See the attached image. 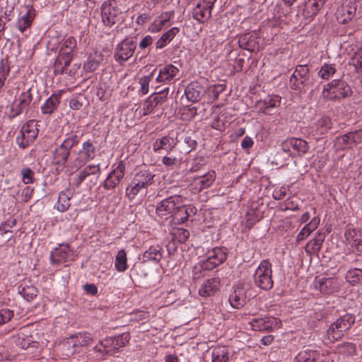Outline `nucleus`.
Returning a JSON list of instances; mask_svg holds the SVG:
<instances>
[{"label":"nucleus","instance_id":"603ef678","mask_svg":"<svg viewBox=\"0 0 362 362\" xmlns=\"http://www.w3.org/2000/svg\"><path fill=\"white\" fill-rule=\"evenodd\" d=\"M325 238V234L324 233L318 232L317 234L315 235V238L308 243V246L310 247L311 250L314 252L319 251Z\"/></svg>","mask_w":362,"mask_h":362},{"label":"nucleus","instance_id":"6ab92c4d","mask_svg":"<svg viewBox=\"0 0 362 362\" xmlns=\"http://www.w3.org/2000/svg\"><path fill=\"white\" fill-rule=\"evenodd\" d=\"M281 104V98L278 95H269L264 100L257 101L255 108L262 113L270 115L274 108L279 107Z\"/></svg>","mask_w":362,"mask_h":362},{"label":"nucleus","instance_id":"c85d7f7f","mask_svg":"<svg viewBox=\"0 0 362 362\" xmlns=\"http://www.w3.org/2000/svg\"><path fill=\"white\" fill-rule=\"evenodd\" d=\"M104 59V55L102 52L95 51L90 53L86 62L83 64V69L86 72H93L95 71Z\"/></svg>","mask_w":362,"mask_h":362},{"label":"nucleus","instance_id":"aec40b11","mask_svg":"<svg viewBox=\"0 0 362 362\" xmlns=\"http://www.w3.org/2000/svg\"><path fill=\"white\" fill-rule=\"evenodd\" d=\"M36 11L32 6L25 7V12L20 17L16 23V28L21 33H23L30 28L35 18Z\"/></svg>","mask_w":362,"mask_h":362},{"label":"nucleus","instance_id":"c756f323","mask_svg":"<svg viewBox=\"0 0 362 362\" xmlns=\"http://www.w3.org/2000/svg\"><path fill=\"white\" fill-rule=\"evenodd\" d=\"M100 165H88L83 170H80L74 178V185L78 187L83 180L91 175L100 173Z\"/></svg>","mask_w":362,"mask_h":362},{"label":"nucleus","instance_id":"412c9836","mask_svg":"<svg viewBox=\"0 0 362 362\" xmlns=\"http://www.w3.org/2000/svg\"><path fill=\"white\" fill-rule=\"evenodd\" d=\"M322 293L329 294L339 291L341 284L337 278H322L316 283Z\"/></svg>","mask_w":362,"mask_h":362},{"label":"nucleus","instance_id":"f03ea898","mask_svg":"<svg viewBox=\"0 0 362 362\" xmlns=\"http://www.w3.org/2000/svg\"><path fill=\"white\" fill-rule=\"evenodd\" d=\"M354 315L346 313L334 322L327 331V339L330 342H334L340 339L344 334L354 324Z\"/></svg>","mask_w":362,"mask_h":362},{"label":"nucleus","instance_id":"0e129e2a","mask_svg":"<svg viewBox=\"0 0 362 362\" xmlns=\"http://www.w3.org/2000/svg\"><path fill=\"white\" fill-rule=\"evenodd\" d=\"M16 225V219L8 220L0 226V232L1 234L11 233V228Z\"/></svg>","mask_w":362,"mask_h":362},{"label":"nucleus","instance_id":"6e6552de","mask_svg":"<svg viewBox=\"0 0 362 362\" xmlns=\"http://www.w3.org/2000/svg\"><path fill=\"white\" fill-rule=\"evenodd\" d=\"M228 257V250L226 247H215L207 252V257L201 263L204 270H211L223 263Z\"/></svg>","mask_w":362,"mask_h":362},{"label":"nucleus","instance_id":"1a4fd4ad","mask_svg":"<svg viewBox=\"0 0 362 362\" xmlns=\"http://www.w3.org/2000/svg\"><path fill=\"white\" fill-rule=\"evenodd\" d=\"M136 42L133 38H125L119 43L115 50L114 58L119 64H123L134 53Z\"/></svg>","mask_w":362,"mask_h":362},{"label":"nucleus","instance_id":"5701e85b","mask_svg":"<svg viewBox=\"0 0 362 362\" xmlns=\"http://www.w3.org/2000/svg\"><path fill=\"white\" fill-rule=\"evenodd\" d=\"M220 279L218 278H211L203 282L199 289V294L202 297L214 296L219 289Z\"/></svg>","mask_w":362,"mask_h":362},{"label":"nucleus","instance_id":"0eeeda50","mask_svg":"<svg viewBox=\"0 0 362 362\" xmlns=\"http://www.w3.org/2000/svg\"><path fill=\"white\" fill-rule=\"evenodd\" d=\"M32 88H25L22 93L13 101L8 112V117L11 119L26 110L32 100Z\"/></svg>","mask_w":362,"mask_h":362},{"label":"nucleus","instance_id":"2f4dec72","mask_svg":"<svg viewBox=\"0 0 362 362\" xmlns=\"http://www.w3.org/2000/svg\"><path fill=\"white\" fill-rule=\"evenodd\" d=\"M211 362H227L229 359L228 349L226 346H216L210 351Z\"/></svg>","mask_w":362,"mask_h":362},{"label":"nucleus","instance_id":"f257e3e1","mask_svg":"<svg viewBox=\"0 0 362 362\" xmlns=\"http://www.w3.org/2000/svg\"><path fill=\"white\" fill-rule=\"evenodd\" d=\"M79 138L75 134L67 136L53 152V162L55 165L64 167L68 161L72 148L78 145Z\"/></svg>","mask_w":362,"mask_h":362},{"label":"nucleus","instance_id":"4d7b16f0","mask_svg":"<svg viewBox=\"0 0 362 362\" xmlns=\"http://www.w3.org/2000/svg\"><path fill=\"white\" fill-rule=\"evenodd\" d=\"M351 64L356 68L357 71L362 72V46L354 52L351 59Z\"/></svg>","mask_w":362,"mask_h":362},{"label":"nucleus","instance_id":"9d476101","mask_svg":"<svg viewBox=\"0 0 362 362\" xmlns=\"http://www.w3.org/2000/svg\"><path fill=\"white\" fill-rule=\"evenodd\" d=\"M184 201L181 195H173L160 201L156 206V214L160 217L172 215L179 206H181Z\"/></svg>","mask_w":362,"mask_h":362},{"label":"nucleus","instance_id":"052dcab7","mask_svg":"<svg viewBox=\"0 0 362 362\" xmlns=\"http://www.w3.org/2000/svg\"><path fill=\"white\" fill-rule=\"evenodd\" d=\"M226 88V84H215L211 86L209 89V93L210 95L214 98V100H216L220 93L225 90Z\"/></svg>","mask_w":362,"mask_h":362},{"label":"nucleus","instance_id":"4468645a","mask_svg":"<svg viewBox=\"0 0 362 362\" xmlns=\"http://www.w3.org/2000/svg\"><path fill=\"white\" fill-rule=\"evenodd\" d=\"M216 0H202L194 8L192 17L199 23L206 22L211 16V10Z\"/></svg>","mask_w":362,"mask_h":362},{"label":"nucleus","instance_id":"ea45409f","mask_svg":"<svg viewBox=\"0 0 362 362\" xmlns=\"http://www.w3.org/2000/svg\"><path fill=\"white\" fill-rule=\"evenodd\" d=\"M179 208H177L172 216L173 217L174 221L177 223H182L185 222L189 216V211L193 212L194 209L192 207L187 208L184 205V202L179 206Z\"/></svg>","mask_w":362,"mask_h":362},{"label":"nucleus","instance_id":"423d86ee","mask_svg":"<svg viewBox=\"0 0 362 362\" xmlns=\"http://www.w3.org/2000/svg\"><path fill=\"white\" fill-rule=\"evenodd\" d=\"M130 336L128 333H123L113 338L106 339L100 341V346H95L96 351L105 352L106 354H113L119 348L124 346L129 341Z\"/></svg>","mask_w":362,"mask_h":362},{"label":"nucleus","instance_id":"9b49d317","mask_svg":"<svg viewBox=\"0 0 362 362\" xmlns=\"http://www.w3.org/2000/svg\"><path fill=\"white\" fill-rule=\"evenodd\" d=\"M37 133L35 122L30 120L22 127L20 135L16 138V142L21 148H25L35 139Z\"/></svg>","mask_w":362,"mask_h":362},{"label":"nucleus","instance_id":"f704fd0d","mask_svg":"<svg viewBox=\"0 0 362 362\" xmlns=\"http://www.w3.org/2000/svg\"><path fill=\"white\" fill-rule=\"evenodd\" d=\"M59 95H52L42 105L41 111L44 115H51L58 107L60 103Z\"/></svg>","mask_w":362,"mask_h":362},{"label":"nucleus","instance_id":"72a5a7b5","mask_svg":"<svg viewBox=\"0 0 362 362\" xmlns=\"http://www.w3.org/2000/svg\"><path fill=\"white\" fill-rule=\"evenodd\" d=\"M318 357V351L305 348L296 355L293 362H316Z\"/></svg>","mask_w":362,"mask_h":362},{"label":"nucleus","instance_id":"864d4df0","mask_svg":"<svg viewBox=\"0 0 362 362\" xmlns=\"http://www.w3.org/2000/svg\"><path fill=\"white\" fill-rule=\"evenodd\" d=\"M76 344L72 336L62 344L66 356H69L78 351Z\"/></svg>","mask_w":362,"mask_h":362},{"label":"nucleus","instance_id":"c9c22d12","mask_svg":"<svg viewBox=\"0 0 362 362\" xmlns=\"http://www.w3.org/2000/svg\"><path fill=\"white\" fill-rule=\"evenodd\" d=\"M155 176V174L149 170H141L134 175L133 179L135 182L137 181V183L148 187L153 183Z\"/></svg>","mask_w":362,"mask_h":362},{"label":"nucleus","instance_id":"f3484780","mask_svg":"<svg viewBox=\"0 0 362 362\" xmlns=\"http://www.w3.org/2000/svg\"><path fill=\"white\" fill-rule=\"evenodd\" d=\"M126 171V164L124 160H120L117 167L112 170L103 183V187L107 190L115 188L124 178Z\"/></svg>","mask_w":362,"mask_h":362},{"label":"nucleus","instance_id":"2eb2a0df","mask_svg":"<svg viewBox=\"0 0 362 362\" xmlns=\"http://www.w3.org/2000/svg\"><path fill=\"white\" fill-rule=\"evenodd\" d=\"M255 331L272 332L281 327V321L273 317L253 318L250 322Z\"/></svg>","mask_w":362,"mask_h":362},{"label":"nucleus","instance_id":"f8f14e48","mask_svg":"<svg viewBox=\"0 0 362 362\" xmlns=\"http://www.w3.org/2000/svg\"><path fill=\"white\" fill-rule=\"evenodd\" d=\"M281 148L283 151L289 153L290 156L292 155L291 150H293V155L302 156L308 152L309 146L305 140L292 137L282 142Z\"/></svg>","mask_w":362,"mask_h":362},{"label":"nucleus","instance_id":"a211bd4d","mask_svg":"<svg viewBox=\"0 0 362 362\" xmlns=\"http://www.w3.org/2000/svg\"><path fill=\"white\" fill-rule=\"evenodd\" d=\"M259 34L257 32L245 33L238 39L239 47L250 52L259 50Z\"/></svg>","mask_w":362,"mask_h":362},{"label":"nucleus","instance_id":"a18cd8bd","mask_svg":"<svg viewBox=\"0 0 362 362\" xmlns=\"http://www.w3.org/2000/svg\"><path fill=\"white\" fill-rule=\"evenodd\" d=\"M76 346L78 349L81 346H88L93 342V337L89 333H78L72 336Z\"/></svg>","mask_w":362,"mask_h":362},{"label":"nucleus","instance_id":"cd10ccee","mask_svg":"<svg viewBox=\"0 0 362 362\" xmlns=\"http://www.w3.org/2000/svg\"><path fill=\"white\" fill-rule=\"evenodd\" d=\"M177 145V141L170 136H165L160 139H158L153 144V151L156 153L160 150H165L170 152Z\"/></svg>","mask_w":362,"mask_h":362},{"label":"nucleus","instance_id":"774afa93","mask_svg":"<svg viewBox=\"0 0 362 362\" xmlns=\"http://www.w3.org/2000/svg\"><path fill=\"white\" fill-rule=\"evenodd\" d=\"M151 79V76H145L139 79V83L141 85V92L143 95L147 94L148 92V86Z\"/></svg>","mask_w":362,"mask_h":362},{"label":"nucleus","instance_id":"58836bf2","mask_svg":"<svg viewBox=\"0 0 362 362\" xmlns=\"http://www.w3.org/2000/svg\"><path fill=\"white\" fill-rule=\"evenodd\" d=\"M180 30L177 27H173L163 34V35L157 40L156 43V49H162L165 47L175 36L179 33Z\"/></svg>","mask_w":362,"mask_h":362},{"label":"nucleus","instance_id":"69168bd1","mask_svg":"<svg viewBox=\"0 0 362 362\" xmlns=\"http://www.w3.org/2000/svg\"><path fill=\"white\" fill-rule=\"evenodd\" d=\"M13 317V312L8 309H2L0 310V325L5 324L11 320Z\"/></svg>","mask_w":362,"mask_h":362},{"label":"nucleus","instance_id":"4c0bfd02","mask_svg":"<svg viewBox=\"0 0 362 362\" xmlns=\"http://www.w3.org/2000/svg\"><path fill=\"white\" fill-rule=\"evenodd\" d=\"M357 9V4L355 1H349L342 6L341 17L342 23H346L351 21L355 16Z\"/></svg>","mask_w":362,"mask_h":362},{"label":"nucleus","instance_id":"7ed1b4c3","mask_svg":"<svg viewBox=\"0 0 362 362\" xmlns=\"http://www.w3.org/2000/svg\"><path fill=\"white\" fill-rule=\"evenodd\" d=\"M352 91L347 83L341 79L332 80L326 84L322 90V95L329 100L345 98L351 95Z\"/></svg>","mask_w":362,"mask_h":362},{"label":"nucleus","instance_id":"13d9d810","mask_svg":"<svg viewBox=\"0 0 362 362\" xmlns=\"http://www.w3.org/2000/svg\"><path fill=\"white\" fill-rule=\"evenodd\" d=\"M173 235L178 242L185 243L189 238V232L187 229L179 228L174 231Z\"/></svg>","mask_w":362,"mask_h":362},{"label":"nucleus","instance_id":"37998d69","mask_svg":"<svg viewBox=\"0 0 362 362\" xmlns=\"http://www.w3.org/2000/svg\"><path fill=\"white\" fill-rule=\"evenodd\" d=\"M37 288L32 285H21L18 287V293L25 299L27 301H30L34 299L37 295Z\"/></svg>","mask_w":362,"mask_h":362},{"label":"nucleus","instance_id":"de8ad7c7","mask_svg":"<svg viewBox=\"0 0 362 362\" xmlns=\"http://www.w3.org/2000/svg\"><path fill=\"white\" fill-rule=\"evenodd\" d=\"M92 160L83 151L80 150L74 159L71 161V168L79 169L81 167L86 164L89 160Z\"/></svg>","mask_w":362,"mask_h":362},{"label":"nucleus","instance_id":"c03bdc74","mask_svg":"<svg viewBox=\"0 0 362 362\" xmlns=\"http://www.w3.org/2000/svg\"><path fill=\"white\" fill-rule=\"evenodd\" d=\"M115 267L120 272H123L127 269V254L124 250L118 251L115 257Z\"/></svg>","mask_w":362,"mask_h":362},{"label":"nucleus","instance_id":"e2e57ef3","mask_svg":"<svg viewBox=\"0 0 362 362\" xmlns=\"http://www.w3.org/2000/svg\"><path fill=\"white\" fill-rule=\"evenodd\" d=\"M309 69L305 65H299L296 67L293 74L296 75L300 79L305 82L307 80Z\"/></svg>","mask_w":362,"mask_h":362},{"label":"nucleus","instance_id":"8fccbe9b","mask_svg":"<svg viewBox=\"0 0 362 362\" xmlns=\"http://www.w3.org/2000/svg\"><path fill=\"white\" fill-rule=\"evenodd\" d=\"M337 351L339 354L345 356H351L356 352V347L354 343L344 342L337 345Z\"/></svg>","mask_w":362,"mask_h":362},{"label":"nucleus","instance_id":"680f3d73","mask_svg":"<svg viewBox=\"0 0 362 362\" xmlns=\"http://www.w3.org/2000/svg\"><path fill=\"white\" fill-rule=\"evenodd\" d=\"M81 151H83V152H84L92 160L94 158L95 153V147L90 141H87L83 142L82 144Z\"/></svg>","mask_w":362,"mask_h":362},{"label":"nucleus","instance_id":"3c124183","mask_svg":"<svg viewBox=\"0 0 362 362\" xmlns=\"http://www.w3.org/2000/svg\"><path fill=\"white\" fill-rule=\"evenodd\" d=\"M76 47V40L74 37H68L64 40L60 53H69V54H72V52Z\"/></svg>","mask_w":362,"mask_h":362},{"label":"nucleus","instance_id":"393cba45","mask_svg":"<svg viewBox=\"0 0 362 362\" xmlns=\"http://www.w3.org/2000/svg\"><path fill=\"white\" fill-rule=\"evenodd\" d=\"M179 73V69L173 64H167L160 69L156 81L158 83H170Z\"/></svg>","mask_w":362,"mask_h":362},{"label":"nucleus","instance_id":"dca6fc26","mask_svg":"<svg viewBox=\"0 0 362 362\" xmlns=\"http://www.w3.org/2000/svg\"><path fill=\"white\" fill-rule=\"evenodd\" d=\"M362 142V130L351 132L335 139V145L340 150L351 148Z\"/></svg>","mask_w":362,"mask_h":362},{"label":"nucleus","instance_id":"bb28decb","mask_svg":"<svg viewBox=\"0 0 362 362\" xmlns=\"http://www.w3.org/2000/svg\"><path fill=\"white\" fill-rule=\"evenodd\" d=\"M245 291L242 286H237L229 296L230 305L236 309H240L246 303Z\"/></svg>","mask_w":362,"mask_h":362},{"label":"nucleus","instance_id":"e433bc0d","mask_svg":"<svg viewBox=\"0 0 362 362\" xmlns=\"http://www.w3.org/2000/svg\"><path fill=\"white\" fill-rule=\"evenodd\" d=\"M161 247L159 245L151 246L142 255V262H159L162 258Z\"/></svg>","mask_w":362,"mask_h":362},{"label":"nucleus","instance_id":"a878e982","mask_svg":"<svg viewBox=\"0 0 362 362\" xmlns=\"http://www.w3.org/2000/svg\"><path fill=\"white\" fill-rule=\"evenodd\" d=\"M216 178V173L213 170L206 174L194 178V188L198 192H201L212 185Z\"/></svg>","mask_w":362,"mask_h":362},{"label":"nucleus","instance_id":"b1692460","mask_svg":"<svg viewBox=\"0 0 362 362\" xmlns=\"http://www.w3.org/2000/svg\"><path fill=\"white\" fill-rule=\"evenodd\" d=\"M166 96H161L160 93H153L150 95L144 103L143 108L140 110L141 116H146L153 112L154 108L160 103L163 102Z\"/></svg>","mask_w":362,"mask_h":362},{"label":"nucleus","instance_id":"bf43d9fd","mask_svg":"<svg viewBox=\"0 0 362 362\" xmlns=\"http://www.w3.org/2000/svg\"><path fill=\"white\" fill-rule=\"evenodd\" d=\"M22 180L25 184H30L34 182V172L29 168L21 170Z\"/></svg>","mask_w":362,"mask_h":362},{"label":"nucleus","instance_id":"49530a36","mask_svg":"<svg viewBox=\"0 0 362 362\" xmlns=\"http://www.w3.org/2000/svg\"><path fill=\"white\" fill-rule=\"evenodd\" d=\"M92 160L83 151L80 150L74 159L71 161V168L79 169L81 167L86 164L89 160Z\"/></svg>","mask_w":362,"mask_h":362},{"label":"nucleus","instance_id":"338daca9","mask_svg":"<svg viewBox=\"0 0 362 362\" xmlns=\"http://www.w3.org/2000/svg\"><path fill=\"white\" fill-rule=\"evenodd\" d=\"M303 81H302L299 77L293 74L290 78V86L291 88L293 90H300L302 88V86L303 84Z\"/></svg>","mask_w":362,"mask_h":362},{"label":"nucleus","instance_id":"ddd939ff","mask_svg":"<svg viewBox=\"0 0 362 362\" xmlns=\"http://www.w3.org/2000/svg\"><path fill=\"white\" fill-rule=\"evenodd\" d=\"M74 252L67 244L59 245L50 253V261L52 264H61L74 260Z\"/></svg>","mask_w":362,"mask_h":362},{"label":"nucleus","instance_id":"473e14b6","mask_svg":"<svg viewBox=\"0 0 362 362\" xmlns=\"http://www.w3.org/2000/svg\"><path fill=\"white\" fill-rule=\"evenodd\" d=\"M202 86L196 82L189 83L185 89V95L189 101L198 102L201 99Z\"/></svg>","mask_w":362,"mask_h":362},{"label":"nucleus","instance_id":"a19ab883","mask_svg":"<svg viewBox=\"0 0 362 362\" xmlns=\"http://www.w3.org/2000/svg\"><path fill=\"white\" fill-rule=\"evenodd\" d=\"M71 198V193L69 191L62 192L58 198L56 208L59 211H66L71 206L70 200Z\"/></svg>","mask_w":362,"mask_h":362},{"label":"nucleus","instance_id":"4be33fe9","mask_svg":"<svg viewBox=\"0 0 362 362\" xmlns=\"http://www.w3.org/2000/svg\"><path fill=\"white\" fill-rule=\"evenodd\" d=\"M327 0H306L303 9L305 18L313 19L323 7Z\"/></svg>","mask_w":362,"mask_h":362},{"label":"nucleus","instance_id":"5fc2aeb1","mask_svg":"<svg viewBox=\"0 0 362 362\" xmlns=\"http://www.w3.org/2000/svg\"><path fill=\"white\" fill-rule=\"evenodd\" d=\"M335 72L336 69L333 64H324L321 66L318 74L322 78L328 80L334 74Z\"/></svg>","mask_w":362,"mask_h":362},{"label":"nucleus","instance_id":"6e6d98bb","mask_svg":"<svg viewBox=\"0 0 362 362\" xmlns=\"http://www.w3.org/2000/svg\"><path fill=\"white\" fill-rule=\"evenodd\" d=\"M361 232V230H356L355 228L347 229L344 233L347 244L351 247L354 245H356V240H357V238L358 236L360 237Z\"/></svg>","mask_w":362,"mask_h":362},{"label":"nucleus","instance_id":"20e7f679","mask_svg":"<svg viewBox=\"0 0 362 362\" xmlns=\"http://www.w3.org/2000/svg\"><path fill=\"white\" fill-rule=\"evenodd\" d=\"M272 274V264L267 260L262 261L254 274L255 284L265 291L271 289L274 284Z\"/></svg>","mask_w":362,"mask_h":362},{"label":"nucleus","instance_id":"7c9ffc66","mask_svg":"<svg viewBox=\"0 0 362 362\" xmlns=\"http://www.w3.org/2000/svg\"><path fill=\"white\" fill-rule=\"evenodd\" d=\"M72 60V54L69 53H60L56 59L54 64V72L56 74H62L65 69L70 65Z\"/></svg>","mask_w":362,"mask_h":362},{"label":"nucleus","instance_id":"09e8293b","mask_svg":"<svg viewBox=\"0 0 362 362\" xmlns=\"http://www.w3.org/2000/svg\"><path fill=\"white\" fill-rule=\"evenodd\" d=\"M346 279L352 285L362 282V269L355 268L349 270L346 274Z\"/></svg>","mask_w":362,"mask_h":362},{"label":"nucleus","instance_id":"39448f33","mask_svg":"<svg viewBox=\"0 0 362 362\" xmlns=\"http://www.w3.org/2000/svg\"><path fill=\"white\" fill-rule=\"evenodd\" d=\"M100 10L102 22L105 26L112 27L122 18V12L113 1H105Z\"/></svg>","mask_w":362,"mask_h":362},{"label":"nucleus","instance_id":"79ce46f5","mask_svg":"<svg viewBox=\"0 0 362 362\" xmlns=\"http://www.w3.org/2000/svg\"><path fill=\"white\" fill-rule=\"evenodd\" d=\"M132 179L129 186L126 189V194L129 199L132 200L141 192L146 190L147 187Z\"/></svg>","mask_w":362,"mask_h":362}]
</instances>
